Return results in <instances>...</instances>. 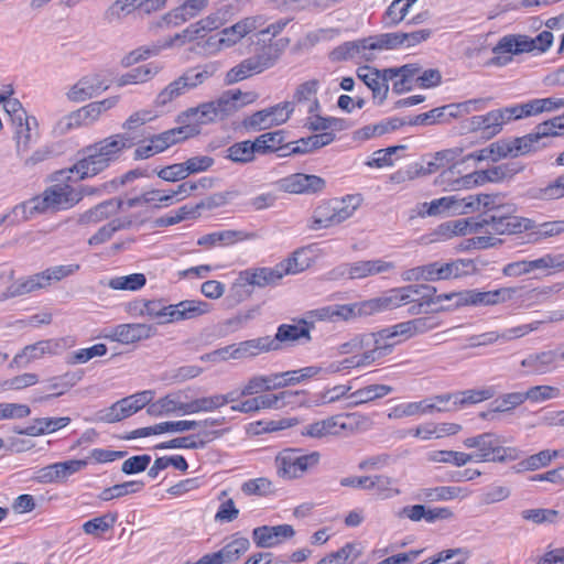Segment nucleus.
<instances>
[{"instance_id": "nucleus-1", "label": "nucleus", "mask_w": 564, "mask_h": 564, "mask_svg": "<svg viewBox=\"0 0 564 564\" xmlns=\"http://www.w3.org/2000/svg\"><path fill=\"white\" fill-rule=\"evenodd\" d=\"M134 144L133 138L128 133H117L107 137L83 150L84 156L78 160L67 173H76L83 181L107 170L112 162L118 160L121 152ZM66 171H59L64 175Z\"/></svg>"}, {"instance_id": "nucleus-2", "label": "nucleus", "mask_w": 564, "mask_h": 564, "mask_svg": "<svg viewBox=\"0 0 564 564\" xmlns=\"http://www.w3.org/2000/svg\"><path fill=\"white\" fill-rule=\"evenodd\" d=\"M479 223L481 231L496 235H517L535 227L534 220L518 216L517 206L503 202L499 194H496V199L481 213Z\"/></svg>"}, {"instance_id": "nucleus-3", "label": "nucleus", "mask_w": 564, "mask_h": 564, "mask_svg": "<svg viewBox=\"0 0 564 564\" xmlns=\"http://www.w3.org/2000/svg\"><path fill=\"white\" fill-rule=\"evenodd\" d=\"M134 310H138L139 315L158 321L159 324H167L202 316L209 312L210 305L196 300H185L177 304H165L162 300H143L137 302Z\"/></svg>"}, {"instance_id": "nucleus-4", "label": "nucleus", "mask_w": 564, "mask_h": 564, "mask_svg": "<svg viewBox=\"0 0 564 564\" xmlns=\"http://www.w3.org/2000/svg\"><path fill=\"white\" fill-rule=\"evenodd\" d=\"M503 438L492 432H486L464 441L467 448H477V452L470 454L474 462L484 463H507L519 458V452L516 447L503 446Z\"/></svg>"}, {"instance_id": "nucleus-5", "label": "nucleus", "mask_w": 564, "mask_h": 564, "mask_svg": "<svg viewBox=\"0 0 564 564\" xmlns=\"http://www.w3.org/2000/svg\"><path fill=\"white\" fill-rule=\"evenodd\" d=\"M318 452L304 453L302 448H284L274 459L276 475L285 480L302 478L319 464Z\"/></svg>"}, {"instance_id": "nucleus-6", "label": "nucleus", "mask_w": 564, "mask_h": 564, "mask_svg": "<svg viewBox=\"0 0 564 564\" xmlns=\"http://www.w3.org/2000/svg\"><path fill=\"white\" fill-rule=\"evenodd\" d=\"M76 204L78 197L75 188L66 183H58L48 186L41 196L26 202L24 207L33 215L69 209Z\"/></svg>"}, {"instance_id": "nucleus-7", "label": "nucleus", "mask_w": 564, "mask_h": 564, "mask_svg": "<svg viewBox=\"0 0 564 564\" xmlns=\"http://www.w3.org/2000/svg\"><path fill=\"white\" fill-rule=\"evenodd\" d=\"M215 73L213 65L197 66L187 69L178 78L170 83L164 89H162L155 100L156 107H164L172 102L174 99L184 95L186 91L196 88L212 77Z\"/></svg>"}, {"instance_id": "nucleus-8", "label": "nucleus", "mask_w": 564, "mask_h": 564, "mask_svg": "<svg viewBox=\"0 0 564 564\" xmlns=\"http://www.w3.org/2000/svg\"><path fill=\"white\" fill-rule=\"evenodd\" d=\"M430 292L424 284H411L406 286L395 288L387 291L381 296L362 302V306L367 310V315L376 312L390 311L403 305L410 304L414 300L415 294Z\"/></svg>"}, {"instance_id": "nucleus-9", "label": "nucleus", "mask_w": 564, "mask_h": 564, "mask_svg": "<svg viewBox=\"0 0 564 564\" xmlns=\"http://www.w3.org/2000/svg\"><path fill=\"white\" fill-rule=\"evenodd\" d=\"M564 133V115L554 117L542 123H539L534 131L523 137L513 138L518 156L525 155L539 150L544 144L540 141L547 137L561 135Z\"/></svg>"}, {"instance_id": "nucleus-10", "label": "nucleus", "mask_w": 564, "mask_h": 564, "mask_svg": "<svg viewBox=\"0 0 564 564\" xmlns=\"http://www.w3.org/2000/svg\"><path fill=\"white\" fill-rule=\"evenodd\" d=\"M521 119L518 105L495 109L486 115L473 116L469 121L470 131H482L487 138L500 133L503 126L511 120Z\"/></svg>"}, {"instance_id": "nucleus-11", "label": "nucleus", "mask_w": 564, "mask_h": 564, "mask_svg": "<svg viewBox=\"0 0 564 564\" xmlns=\"http://www.w3.org/2000/svg\"><path fill=\"white\" fill-rule=\"evenodd\" d=\"M422 268L423 281H440L452 278H459L462 275L469 274L476 270V265L473 260L458 259L452 262H431Z\"/></svg>"}, {"instance_id": "nucleus-12", "label": "nucleus", "mask_w": 564, "mask_h": 564, "mask_svg": "<svg viewBox=\"0 0 564 564\" xmlns=\"http://www.w3.org/2000/svg\"><path fill=\"white\" fill-rule=\"evenodd\" d=\"M495 57L491 63L497 66H503L511 61L510 56L503 54H522L533 52L531 36L524 34H510L501 37L492 48Z\"/></svg>"}, {"instance_id": "nucleus-13", "label": "nucleus", "mask_w": 564, "mask_h": 564, "mask_svg": "<svg viewBox=\"0 0 564 564\" xmlns=\"http://www.w3.org/2000/svg\"><path fill=\"white\" fill-rule=\"evenodd\" d=\"M517 293L516 288H501L492 291L477 289L463 290V306H494L510 301Z\"/></svg>"}, {"instance_id": "nucleus-14", "label": "nucleus", "mask_w": 564, "mask_h": 564, "mask_svg": "<svg viewBox=\"0 0 564 564\" xmlns=\"http://www.w3.org/2000/svg\"><path fill=\"white\" fill-rule=\"evenodd\" d=\"M392 269H394L393 262L376 259L341 264L335 269V273L341 276L347 275L349 279L354 280L384 273Z\"/></svg>"}, {"instance_id": "nucleus-15", "label": "nucleus", "mask_w": 564, "mask_h": 564, "mask_svg": "<svg viewBox=\"0 0 564 564\" xmlns=\"http://www.w3.org/2000/svg\"><path fill=\"white\" fill-rule=\"evenodd\" d=\"M325 180L317 175L294 173L280 180V187L292 194H315L325 188Z\"/></svg>"}, {"instance_id": "nucleus-16", "label": "nucleus", "mask_w": 564, "mask_h": 564, "mask_svg": "<svg viewBox=\"0 0 564 564\" xmlns=\"http://www.w3.org/2000/svg\"><path fill=\"white\" fill-rule=\"evenodd\" d=\"M294 534L295 531L290 524L262 525L252 530V540L258 547L270 549L291 539Z\"/></svg>"}, {"instance_id": "nucleus-17", "label": "nucleus", "mask_w": 564, "mask_h": 564, "mask_svg": "<svg viewBox=\"0 0 564 564\" xmlns=\"http://www.w3.org/2000/svg\"><path fill=\"white\" fill-rule=\"evenodd\" d=\"M365 343L367 347L364 354V360L368 362V365H372L377 360L390 355L393 350L395 341H392V337L387 328L381 329L377 333H366Z\"/></svg>"}, {"instance_id": "nucleus-18", "label": "nucleus", "mask_w": 564, "mask_h": 564, "mask_svg": "<svg viewBox=\"0 0 564 564\" xmlns=\"http://www.w3.org/2000/svg\"><path fill=\"white\" fill-rule=\"evenodd\" d=\"M208 6V0H185L178 7L165 13L159 25L178 26L182 23L197 17Z\"/></svg>"}, {"instance_id": "nucleus-19", "label": "nucleus", "mask_w": 564, "mask_h": 564, "mask_svg": "<svg viewBox=\"0 0 564 564\" xmlns=\"http://www.w3.org/2000/svg\"><path fill=\"white\" fill-rule=\"evenodd\" d=\"M229 429L203 431L197 435H188L176 437L167 442L160 443L155 446L158 449H170V448H189L198 449L204 448L207 443L221 437L226 434Z\"/></svg>"}, {"instance_id": "nucleus-20", "label": "nucleus", "mask_w": 564, "mask_h": 564, "mask_svg": "<svg viewBox=\"0 0 564 564\" xmlns=\"http://www.w3.org/2000/svg\"><path fill=\"white\" fill-rule=\"evenodd\" d=\"M199 133L196 126L182 124L181 127L166 130L149 138L150 143L156 153H161L171 145L184 141Z\"/></svg>"}, {"instance_id": "nucleus-21", "label": "nucleus", "mask_w": 564, "mask_h": 564, "mask_svg": "<svg viewBox=\"0 0 564 564\" xmlns=\"http://www.w3.org/2000/svg\"><path fill=\"white\" fill-rule=\"evenodd\" d=\"M314 328V323L310 322L305 318L300 319L297 325L291 324H282L278 327L276 334L274 337H271V340H274V351L281 349L282 343L288 341H296L302 338L305 341H311V329Z\"/></svg>"}, {"instance_id": "nucleus-22", "label": "nucleus", "mask_w": 564, "mask_h": 564, "mask_svg": "<svg viewBox=\"0 0 564 564\" xmlns=\"http://www.w3.org/2000/svg\"><path fill=\"white\" fill-rule=\"evenodd\" d=\"M156 327L143 323L120 324L113 328L112 339L121 344H133L153 337Z\"/></svg>"}, {"instance_id": "nucleus-23", "label": "nucleus", "mask_w": 564, "mask_h": 564, "mask_svg": "<svg viewBox=\"0 0 564 564\" xmlns=\"http://www.w3.org/2000/svg\"><path fill=\"white\" fill-rule=\"evenodd\" d=\"M262 18L260 17H249L246 18L230 28H226L220 33V39L218 40L220 47H230L238 43L242 37L247 34L258 30L261 25Z\"/></svg>"}, {"instance_id": "nucleus-24", "label": "nucleus", "mask_w": 564, "mask_h": 564, "mask_svg": "<svg viewBox=\"0 0 564 564\" xmlns=\"http://www.w3.org/2000/svg\"><path fill=\"white\" fill-rule=\"evenodd\" d=\"M220 119L216 102H204L195 108H189L177 116L176 121L181 124L196 126L199 130L200 124Z\"/></svg>"}, {"instance_id": "nucleus-25", "label": "nucleus", "mask_w": 564, "mask_h": 564, "mask_svg": "<svg viewBox=\"0 0 564 564\" xmlns=\"http://www.w3.org/2000/svg\"><path fill=\"white\" fill-rule=\"evenodd\" d=\"M257 235L254 232H246L243 230H234V229H227V230H220L210 232L207 235L202 236L197 240V245L202 247L212 248L215 246H231L236 242L243 241V240H251L254 239Z\"/></svg>"}, {"instance_id": "nucleus-26", "label": "nucleus", "mask_w": 564, "mask_h": 564, "mask_svg": "<svg viewBox=\"0 0 564 564\" xmlns=\"http://www.w3.org/2000/svg\"><path fill=\"white\" fill-rule=\"evenodd\" d=\"M63 349V345L55 339L40 340L33 345L24 347V349L15 355L13 361L18 366H25L32 360L42 358L45 355H56Z\"/></svg>"}, {"instance_id": "nucleus-27", "label": "nucleus", "mask_w": 564, "mask_h": 564, "mask_svg": "<svg viewBox=\"0 0 564 564\" xmlns=\"http://www.w3.org/2000/svg\"><path fill=\"white\" fill-rule=\"evenodd\" d=\"M357 56H360L366 62H371L375 59V55L371 52H368L366 37L355 41H347L336 46L329 53V58L333 62L348 61Z\"/></svg>"}, {"instance_id": "nucleus-28", "label": "nucleus", "mask_w": 564, "mask_h": 564, "mask_svg": "<svg viewBox=\"0 0 564 564\" xmlns=\"http://www.w3.org/2000/svg\"><path fill=\"white\" fill-rule=\"evenodd\" d=\"M274 340L271 336H262L235 344L234 359H247L260 354L274 351Z\"/></svg>"}, {"instance_id": "nucleus-29", "label": "nucleus", "mask_w": 564, "mask_h": 564, "mask_svg": "<svg viewBox=\"0 0 564 564\" xmlns=\"http://www.w3.org/2000/svg\"><path fill=\"white\" fill-rule=\"evenodd\" d=\"M455 165L449 166L447 170L440 174V184L446 185L451 191H459L462 188H471L476 185L487 183L482 171H476L464 176L452 178L454 175Z\"/></svg>"}, {"instance_id": "nucleus-30", "label": "nucleus", "mask_w": 564, "mask_h": 564, "mask_svg": "<svg viewBox=\"0 0 564 564\" xmlns=\"http://www.w3.org/2000/svg\"><path fill=\"white\" fill-rule=\"evenodd\" d=\"M15 126L14 139L17 155L23 158L26 152L31 149L33 141L35 140L37 132V121L34 117L21 120Z\"/></svg>"}, {"instance_id": "nucleus-31", "label": "nucleus", "mask_w": 564, "mask_h": 564, "mask_svg": "<svg viewBox=\"0 0 564 564\" xmlns=\"http://www.w3.org/2000/svg\"><path fill=\"white\" fill-rule=\"evenodd\" d=\"M282 278L278 264L274 268L247 269L240 272V281L259 288L276 284Z\"/></svg>"}, {"instance_id": "nucleus-32", "label": "nucleus", "mask_w": 564, "mask_h": 564, "mask_svg": "<svg viewBox=\"0 0 564 564\" xmlns=\"http://www.w3.org/2000/svg\"><path fill=\"white\" fill-rule=\"evenodd\" d=\"M357 77L372 91L373 99L382 105L388 97L389 84L380 82L379 69L370 66H360L357 69Z\"/></svg>"}, {"instance_id": "nucleus-33", "label": "nucleus", "mask_w": 564, "mask_h": 564, "mask_svg": "<svg viewBox=\"0 0 564 564\" xmlns=\"http://www.w3.org/2000/svg\"><path fill=\"white\" fill-rule=\"evenodd\" d=\"M123 207V200L121 198L107 199L89 210L85 212L79 217V224H96L100 223L110 216L117 214Z\"/></svg>"}, {"instance_id": "nucleus-34", "label": "nucleus", "mask_w": 564, "mask_h": 564, "mask_svg": "<svg viewBox=\"0 0 564 564\" xmlns=\"http://www.w3.org/2000/svg\"><path fill=\"white\" fill-rule=\"evenodd\" d=\"M555 349L530 354L521 361V366L532 373L544 375L557 368Z\"/></svg>"}, {"instance_id": "nucleus-35", "label": "nucleus", "mask_w": 564, "mask_h": 564, "mask_svg": "<svg viewBox=\"0 0 564 564\" xmlns=\"http://www.w3.org/2000/svg\"><path fill=\"white\" fill-rule=\"evenodd\" d=\"M44 273H35L25 279H20L13 282L6 292L2 294L1 299L7 300L11 297L21 296L24 294H29L40 289H44L47 286V280H45Z\"/></svg>"}, {"instance_id": "nucleus-36", "label": "nucleus", "mask_w": 564, "mask_h": 564, "mask_svg": "<svg viewBox=\"0 0 564 564\" xmlns=\"http://www.w3.org/2000/svg\"><path fill=\"white\" fill-rule=\"evenodd\" d=\"M70 423V417H40L34 419L32 423L24 430L19 431L20 434L29 436H40L54 433Z\"/></svg>"}, {"instance_id": "nucleus-37", "label": "nucleus", "mask_w": 564, "mask_h": 564, "mask_svg": "<svg viewBox=\"0 0 564 564\" xmlns=\"http://www.w3.org/2000/svg\"><path fill=\"white\" fill-rule=\"evenodd\" d=\"M346 424L339 421V416H330L311 424H307L301 431L304 436L321 438L328 435L339 434Z\"/></svg>"}, {"instance_id": "nucleus-38", "label": "nucleus", "mask_w": 564, "mask_h": 564, "mask_svg": "<svg viewBox=\"0 0 564 564\" xmlns=\"http://www.w3.org/2000/svg\"><path fill=\"white\" fill-rule=\"evenodd\" d=\"M249 96L250 94H243L239 89L224 93L218 99L215 100L220 119L232 115L239 108L250 102V99H247Z\"/></svg>"}, {"instance_id": "nucleus-39", "label": "nucleus", "mask_w": 564, "mask_h": 564, "mask_svg": "<svg viewBox=\"0 0 564 564\" xmlns=\"http://www.w3.org/2000/svg\"><path fill=\"white\" fill-rule=\"evenodd\" d=\"M470 491L467 488L458 486H440L434 488H425L421 491V498L429 502L447 501L456 498H467Z\"/></svg>"}, {"instance_id": "nucleus-40", "label": "nucleus", "mask_w": 564, "mask_h": 564, "mask_svg": "<svg viewBox=\"0 0 564 564\" xmlns=\"http://www.w3.org/2000/svg\"><path fill=\"white\" fill-rule=\"evenodd\" d=\"M284 141H285V131L284 130H275V131L262 133L259 137H257L253 141V145H256V150L258 153L267 154V153L289 149L290 144L284 143Z\"/></svg>"}, {"instance_id": "nucleus-41", "label": "nucleus", "mask_w": 564, "mask_h": 564, "mask_svg": "<svg viewBox=\"0 0 564 564\" xmlns=\"http://www.w3.org/2000/svg\"><path fill=\"white\" fill-rule=\"evenodd\" d=\"M524 164L518 161H510L482 170L486 182L501 183L512 180L517 174L524 170Z\"/></svg>"}, {"instance_id": "nucleus-42", "label": "nucleus", "mask_w": 564, "mask_h": 564, "mask_svg": "<svg viewBox=\"0 0 564 564\" xmlns=\"http://www.w3.org/2000/svg\"><path fill=\"white\" fill-rule=\"evenodd\" d=\"M319 83L317 79H311L300 84L293 94V106L295 104H308V113L316 112L319 109V101L316 97Z\"/></svg>"}, {"instance_id": "nucleus-43", "label": "nucleus", "mask_w": 564, "mask_h": 564, "mask_svg": "<svg viewBox=\"0 0 564 564\" xmlns=\"http://www.w3.org/2000/svg\"><path fill=\"white\" fill-rule=\"evenodd\" d=\"M249 549V539L236 533L232 535V540L217 552L224 564H235Z\"/></svg>"}, {"instance_id": "nucleus-44", "label": "nucleus", "mask_w": 564, "mask_h": 564, "mask_svg": "<svg viewBox=\"0 0 564 564\" xmlns=\"http://www.w3.org/2000/svg\"><path fill=\"white\" fill-rule=\"evenodd\" d=\"M562 107H564V98L553 97L532 99L525 104L518 105L521 118L552 111Z\"/></svg>"}, {"instance_id": "nucleus-45", "label": "nucleus", "mask_w": 564, "mask_h": 564, "mask_svg": "<svg viewBox=\"0 0 564 564\" xmlns=\"http://www.w3.org/2000/svg\"><path fill=\"white\" fill-rule=\"evenodd\" d=\"M98 120L95 109L91 104H88L75 111L65 116L61 123L65 124L66 130H72L79 127H87Z\"/></svg>"}, {"instance_id": "nucleus-46", "label": "nucleus", "mask_w": 564, "mask_h": 564, "mask_svg": "<svg viewBox=\"0 0 564 564\" xmlns=\"http://www.w3.org/2000/svg\"><path fill=\"white\" fill-rule=\"evenodd\" d=\"M414 2L416 0H393L382 17L383 26L393 28L400 24Z\"/></svg>"}, {"instance_id": "nucleus-47", "label": "nucleus", "mask_w": 564, "mask_h": 564, "mask_svg": "<svg viewBox=\"0 0 564 564\" xmlns=\"http://www.w3.org/2000/svg\"><path fill=\"white\" fill-rule=\"evenodd\" d=\"M305 126L312 131H343L347 128L346 121L335 117H322L315 112L310 113Z\"/></svg>"}, {"instance_id": "nucleus-48", "label": "nucleus", "mask_w": 564, "mask_h": 564, "mask_svg": "<svg viewBox=\"0 0 564 564\" xmlns=\"http://www.w3.org/2000/svg\"><path fill=\"white\" fill-rule=\"evenodd\" d=\"M226 158L230 161L239 164L250 163L256 159V145L253 141L246 140L236 142L227 149Z\"/></svg>"}, {"instance_id": "nucleus-49", "label": "nucleus", "mask_w": 564, "mask_h": 564, "mask_svg": "<svg viewBox=\"0 0 564 564\" xmlns=\"http://www.w3.org/2000/svg\"><path fill=\"white\" fill-rule=\"evenodd\" d=\"M560 456L558 451H550V449H543L536 454H533L529 456L528 458L521 460L517 465L518 471H524V470H536L542 467H546L553 458H556Z\"/></svg>"}, {"instance_id": "nucleus-50", "label": "nucleus", "mask_w": 564, "mask_h": 564, "mask_svg": "<svg viewBox=\"0 0 564 564\" xmlns=\"http://www.w3.org/2000/svg\"><path fill=\"white\" fill-rule=\"evenodd\" d=\"M492 199H496V194H475V195H468L466 197L459 198V208L463 210L459 213V215L486 210Z\"/></svg>"}, {"instance_id": "nucleus-51", "label": "nucleus", "mask_w": 564, "mask_h": 564, "mask_svg": "<svg viewBox=\"0 0 564 564\" xmlns=\"http://www.w3.org/2000/svg\"><path fill=\"white\" fill-rule=\"evenodd\" d=\"M147 283V278L143 273H132L129 275L115 276L108 282V286L112 290L120 291H138Z\"/></svg>"}, {"instance_id": "nucleus-52", "label": "nucleus", "mask_w": 564, "mask_h": 564, "mask_svg": "<svg viewBox=\"0 0 564 564\" xmlns=\"http://www.w3.org/2000/svg\"><path fill=\"white\" fill-rule=\"evenodd\" d=\"M368 52L401 47L400 32L382 33L366 37Z\"/></svg>"}, {"instance_id": "nucleus-53", "label": "nucleus", "mask_w": 564, "mask_h": 564, "mask_svg": "<svg viewBox=\"0 0 564 564\" xmlns=\"http://www.w3.org/2000/svg\"><path fill=\"white\" fill-rule=\"evenodd\" d=\"M133 11H138L135 0H116L104 13V20L113 23L122 20Z\"/></svg>"}, {"instance_id": "nucleus-54", "label": "nucleus", "mask_w": 564, "mask_h": 564, "mask_svg": "<svg viewBox=\"0 0 564 564\" xmlns=\"http://www.w3.org/2000/svg\"><path fill=\"white\" fill-rule=\"evenodd\" d=\"M392 387L387 384H370L365 388L358 389L351 393L350 398L354 399L356 404L366 403L379 398H383L392 392Z\"/></svg>"}, {"instance_id": "nucleus-55", "label": "nucleus", "mask_w": 564, "mask_h": 564, "mask_svg": "<svg viewBox=\"0 0 564 564\" xmlns=\"http://www.w3.org/2000/svg\"><path fill=\"white\" fill-rule=\"evenodd\" d=\"M394 485L395 480L389 476H369L368 490L375 489L381 498L387 499L400 494V490Z\"/></svg>"}, {"instance_id": "nucleus-56", "label": "nucleus", "mask_w": 564, "mask_h": 564, "mask_svg": "<svg viewBox=\"0 0 564 564\" xmlns=\"http://www.w3.org/2000/svg\"><path fill=\"white\" fill-rule=\"evenodd\" d=\"M158 72H159L158 67L153 68L150 64L142 65V66L135 67V68L131 69L130 72L120 76L118 78L117 84L119 87H122V86H127V85H131V84L144 83L148 79H150L152 76H154Z\"/></svg>"}, {"instance_id": "nucleus-57", "label": "nucleus", "mask_w": 564, "mask_h": 564, "mask_svg": "<svg viewBox=\"0 0 564 564\" xmlns=\"http://www.w3.org/2000/svg\"><path fill=\"white\" fill-rule=\"evenodd\" d=\"M330 313L333 314V322H347L356 317L367 315V310L362 306V302L351 304H333Z\"/></svg>"}, {"instance_id": "nucleus-58", "label": "nucleus", "mask_w": 564, "mask_h": 564, "mask_svg": "<svg viewBox=\"0 0 564 564\" xmlns=\"http://www.w3.org/2000/svg\"><path fill=\"white\" fill-rule=\"evenodd\" d=\"M429 459L434 463H449L457 467H462L467 463L473 462L474 456L464 452L442 449L430 453Z\"/></svg>"}, {"instance_id": "nucleus-59", "label": "nucleus", "mask_w": 564, "mask_h": 564, "mask_svg": "<svg viewBox=\"0 0 564 564\" xmlns=\"http://www.w3.org/2000/svg\"><path fill=\"white\" fill-rule=\"evenodd\" d=\"M359 556L356 544L346 543L343 547L328 554L317 564H350Z\"/></svg>"}, {"instance_id": "nucleus-60", "label": "nucleus", "mask_w": 564, "mask_h": 564, "mask_svg": "<svg viewBox=\"0 0 564 564\" xmlns=\"http://www.w3.org/2000/svg\"><path fill=\"white\" fill-rule=\"evenodd\" d=\"M64 383L61 381L58 376L50 378L46 383L42 387L41 391L34 392L32 402H43L52 398L59 397L66 392Z\"/></svg>"}, {"instance_id": "nucleus-61", "label": "nucleus", "mask_w": 564, "mask_h": 564, "mask_svg": "<svg viewBox=\"0 0 564 564\" xmlns=\"http://www.w3.org/2000/svg\"><path fill=\"white\" fill-rule=\"evenodd\" d=\"M521 518L534 524L556 523L560 518V512L555 509H524L521 511Z\"/></svg>"}, {"instance_id": "nucleus-62", "label": "nucleus", "mask_w": 564, "mask_h": 564, "mask_svg": "<svg viewBox=\"0 0 564 564\" xmlns=\"http://www.w3.org/2000/svg\"><path fill=\"white\" fill-rule=\"evenodd\" d=\"M221 409L219 403L218 393L210 395H203L196 399H193L188 402L187 412L188 414H198V413H212Z\"/></svg>"}, {"instance_id": "nucleus-63", "label": "nucleus", "mask_w": 564, "mask_h": 564, "mask_svg": "<svg viewBox=\"0 0 564 564\" xmlns=\"http://www.w3.org/2000/svg\"><path fill=\"white\" fill-rule=\"evenodd\" d=\"M304 256V250H296L292 253L291 257L281 261L278 264V267L280 269L282 276H284L285 274H295L308 268V259H303Z\"/></svg>"}, {"instance_id": "nucleus-64", "label": "nucleus", "mask_w": 564, "mask_h": 564, "mask_svg": "<svg viewBox=\"0 0 564 564\" xmlns=\"http://www.w3.org/2000/svg\"><path fill=\"white\" fill-rule=\"evenodd\" d=\"M248 58L254 67L256 74H259L272 67L279 58V54L274 47L269 45L263 46L259 53Z\"/></svg>"}]
</instances>
